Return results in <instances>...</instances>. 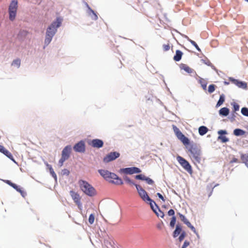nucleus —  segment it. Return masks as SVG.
Listing matches in <instances>:
<instances>
[{
  "instance_id": "f8f14e48",
  "label": "nucleus",
  "mask_w": 248,
  "mask_h": 248,
  "mask_svg": "<svg viewBox=\"0 0 248 248\" xmlns=\"http://www.w3.org/2000/svg\"><path fill=\"white\" fill-rule=\"evenodd\" d=\"M4 182L7 184L9 185V186H11L13 187L17 191L19 192L23 197H25L26 195V193L24 191L22 190V189L19 186H18L16 184L12 183L11 181L5 180Z\"/></svg>"
},
{
  "instance_id": "c756f323",
  "label": "nucleus",
  "mask_w": 248,
  "mask_h": 248,
  "mask_svg": "<svg viewBox=\"0 0 248 248\" xmlns=\"http://www.w3.org/2000/svg\"><path fill=\"white\" fill-rule=\"evenodd\" d=\"M124 181L129 185L130 186H135V184L127 176H125L124 177Z\"/></svg>"
},
{
  "instance_id": "473e14b6",
  "label": "nucleus",
  "mask_w": 248,
  "mask_h": 248,
  "mask_svg": "<svg viewBox=\"0 0 248 248\" xmlns=\"http://www.w3.org/2000/svg\"><path fill=\"white\" fill-rule=\"evenodd\" d=\"M200 82L201 84V85L203 90H206V86L207 83L203 79H201L200 80Z\"/></svg>"
},
{
  "instance_id": "58836bf2",
  "label": "nucleus",
  "mask_w": 248,
  "mask_h": 248,
  "mask_svg": "<svg viewBox=\"0 0 248 248\" xmlns=\"http://www.w3.org/2000/svg\"><path fill=\"white\" fill-rule=\"evenodd\" d=\"M175 222H176V217L173 216L171 218V221L170 222V226L171 227H174Z\"/></svg>"
},
{
  "instance_id": "393cba45",
  "label": "nucleus",
  "mask_w": 248,
  "mask_h": 248,
  "mask_svg": "<svg viewBox=\"0 0 248 248\" xmlns=\"http://www.w3.org/2000/svg\"><path fill=\"white\" fill-rule=\"evenodd\" d=\"M245 134V131L241 129H235L233 131V134L236 136H242Z\"/></svg>"
},
{
  "instance_id": "603ef678",
  "label": "nucleus",
  "mask_w": 248,
  "mask_h": 248,
  "mask_svg": "<svg viewBox=\"0 0 248 248\" xmlns=\"http://www.w3.org/2000/svg\"><path fill=\"white\" fill-rule=\"evenodd\" d=\"M157 195L158 196V197L160 199H161L163 202H165V200L164 199V198L163 197V196L160 193H157Z\"/></svg>"
},
{
  "instance_id": "a19ab883",
  "label": "nucleus",
  "mask_w": 248,
  "mask_h": 248,
  "mask_svg": "<svg viewBox=\"0 0 248 248\" xmlns=\"http://www.w3.org/2000/svg\"><path fill=\"white\" fill-rule=\"evenodd\" d=\"M49 170H50V172L51 174H52V176L54 178L56 179L57 175H56V173H55V172L54 171L53 169H52V168L51 167V166H49Z\"/></svg>"
},
{
  "instance_id": "37998d69",
  "label": "nucleus",
  "mask_w": 248,
  "mask_h": 248,
  "mask_svg": "<svg viewBox=\"0 0 248 248\" xmlns=\"http://www.w3.org/2000/svg\"><path fill=\"white\" fill-rule=\"evenodd\" d=\"M145 181H146V182L149 184V185H152L154 184V181L153 180H152L151 179H150V178L149 177H146L145 179Z\"/></svg>"
},
{
  "instance_id": "864d4df0",
  "label": "nucleus",
  "mask_w": 248,
  "mask_h": 248,
  "mask_svg": "<svg viewBox=\"0 0 248 248\" xmlns=\"http://www.w3.org/2000/svg\"><path fill=\"white\" fill-rule=\"evenodd\" d=\"M62 172L63 174H66L67 175H68L70 173L69 171L67 169L63 170Z\"/></svg>"
},
{
  "instance_id": "39448f33",
  "label": "nucleus",
  "mask_w": 248,
  "mask_h": 248,
  "mask_svg": "<svg viewBox=\"0 0 248 248\" xmlns=\"http://www.w3.org/2000/svg\"><path fill=\"white\" fill-rule=\"evenodd\" d=\"M17 0H12L9 6V19L13 21L16 16L17 10Z\"/></svg>"
},
{
  "instance_id": "f3484780",
  "label": "nucleus",
  "mask_w": 248,
  "mask_h": 248,
  "mask_svg": "<svg viewBox=\"0 0 248 248\" xmlns=\"http://www.w3.org/2000/svg\"><path fill=\"white\" fill-rule=\"evenodd\" d=\"M0 152L3 154L5 155L7 157H8L11 160L15 161L13 156L12 154L6 149H5L3 146L0 145Z\"/></svg>"
},
{
  "instance_id": "a878e982",
  "label": "nucleus",
  "mask_w": 248,
  "mask_h": 248,
  "mask_svg": "<svg viewBox=\"0 0 248 248\" xmlns=\"http://www.w3.org/2000/svg\"><path fill=\"white\" fill-rule=\"evenodd\" d=\"M182 228L179 225H176V229L173 232V237H176L181 232Z\"/></svg>"
},
{
  "instance_id": "f257e3e1",
  "label": "nucleus",
  "mask_w": 248,
  "mask_h": 248,
  "mask_svg": "<svg viewBox=\"0 0 248 248\" xmlns=\"http://www.w3.org/2000/svg\"><path fill=\"white\" fill-rule=\"evenodd\" d=\"M62 21V19L61 18L57 17L56 21L53 22L47 29L45 40L46 45H48L51 41L53 37L57 31V28L61 25Z\"/></svg>"
},
{
  "instance_id": "5701e85b",
  "label": "nucleus",
  "mask_w": 248,
  "mask_h": 248,
  "mask_svg": "<svg viewBox=\"0 0 248 248\" xmlns=\"http://www.w3.org/2000/svg\"><path fill=\"white\" fill-rule=\"evenodd\" d=\"M208 131V129L205 126H201L199 128V133L201 136L205 135Z\"/></svg>"
},
{
  "instance_id": "49530a36",
  "label": "nucleus",
  "mask_w": 248,
  "mask_h": 248,
  "mask_svg": "<svg viewBox=\"0 0 248 248\" xmlns=\"http://www.w3.org/2000/svg\"><path fill=\"white\" fill-rule=\"evenodd\" d=\"M233 110L234 111H237L239 109V106L236 103H234L233 104Z\"/></svg>"
},
{
  "instance_id": "6e6552de",
  "label": "nucleus",
  "mask_w": 248,
  "mask_h": 248,
  "mask_svg": "<svg viewBox=\"0 0 248 248\" xmlns=\"http://www.w3.org/2000/svg\"><path fill=\"white\" fill-rule=\"evenodd\" d=\"M177 160L183 168L188 173L190 174L192 173L191 166L187 161L179 155L177 157Z\"/></svg>"
},
{
  "instance_id": "7ed1b4c3",
  "label": "nucleus",
  "mask_w": 248,
  "mask_h": 248,
  "mask_svg": "<svg viewBox=\"0 0 248 248\" xmlns=\"http://www.w3.org/2000/svg\"><path fill=\"white\" fill-rule=\"evenodd\" d=\"M78 185L80 189L86 195L93 197L96 195V190L94 188L87 182L80 180L78 181Z\"/></svg>"
},
{
  "instance_id": "13d9d810",
  "label": "nucleus",
  "mask_w": 248,
  "mask_h": 248,
  "mask_svg": "<svg viewBox=\"0 0 248 248\" xmlns=\"http://www.w3.org/2000/svg\"><path fill=\"white\" fill-rule=\"evenodd\" d=\"M246 1L248 2V0H245Z\"/></svg>"
},
{
  "instance_id": "4be33fe9",
  "label": "nucleus",
  "mask_w": 248,
  "mask_h": 248,
  "mask_svg": "<svg viewBox=\"0 0 248 248\" xmlns=\"http://www.w3.org/2000/svg\"><path fill=\"white\" fill-rule=\"evenodd\" d=\"M241 159L242 162L244 163L248 168V154H242L241 155Z\"/></svg>"
},
{
  "instance_id": "c85d7f7f",
  "label": "nucleus",
  "mask_w": 248,
  "mask_h": 248,
  "mask_svg": "<svg viewBox=\"0 0 248 248\" xmlns=\"http://www.w3.org/2000/svg\"><path fill=\"white\" fill-rule=\"evenodd\" d=\"M188 40L193 46H194L195 47V48L197 49V50L198 51H199V52L201 51V49L200 48V47H199V46H198V45L196 44V43L195 41H194L193 40H192L191 39H189V38L188 39Z\"/></svg>"
},
{
  "instance_id": "0eeeda50",
  "label": "nucleus",
  "mask_w": 248,
  "mask_h": 248,
  "mask_svg": "<svg viewBox=\"0 0 248 248\" xmlns=\"http://www.w3.org/2000/svg\"><path fill=\"white\" fill-rule=\"evenodd\" d=\"M173 129L178 139L180 140L184 145L189 144V139L186 137L175 125H173Z\"/></svg>"
},
{
  "instance_id": "a18cd8bd",
  "label": "nucleus",
  "mask_w": 248,
  "mask_h": 248,
  "mask_svg": "<svg viewBox=\"0 0 248 248\" xmlns=\"http://www.w3.org/2000/svg\"><path fill=\"white\" fill-rule=\"evenodd\" d=\"M186 236V233L185 232H183L181 235H180L179 237V240L180 242H181L183 240V239H184V238Z\"/></svg>"
},
{
  "instance_id": "7c9ffc66",
  "label": "nucleus",
  "mask_w": 248,
  "mask_h": 248,
  "mask_svg": "<svg viewBox=\"0 0 248 248\" xmlns=\"http://www.w3.org/2000/svg\"><path fill=\"white\" fill-rule=\"evenodd\" d=\"M158 210V212H157L156 209H155V211H154V213L156 214L157 217H160L163 218L164 216V214L163 212H162L159 208L157 209Z\"/></svg>"
},
{
  "instance_id": "aec40b11",
  "label": "nucleus",
  "mask_w": 248,
  "mask_h": 248,
  "mask_svg": "<svg viewBox=\"0 0 248 248\" xmlns=\"http://www.w3.org/2000/svg\"><path fill=\"white\" fill-rule=\"evenodd\" d=\"M183 55V52L180 50H176L175 55L173 57L174 61L179 62L181 60L182 57Z\"/></svg>"
},
{
  "instance_id": "79ce46f5",
  "label": "nucleus",
  "mask_w": 248,
  "mask_h": 248,
  "mask_svg": "<svg viewBox=\"0 0 248 248\" xmlns=\"http://www.w3.org/2000/svg\"><path fill=\"white\" fill-rule=\"evenodd\" d=\"M66 160H67V159L62 156L61 158L59 160V161L60 167H62L63 165V162Z\"/></svg>"
},
{
  "instance_id": "5fc2aeb1",
  "label": "nucleus",
  "mask_w": 248,
  "mask_h": 248,
  "mask_svg": "<svg viewBox=\"0 0 248 248\" xmlns=\"http://www.w3.org/2000/svg\"><path fill=\"white\" fill-rule=\"evenodd\" d=\"M205 63L208 65H210V64H211V63L210 61H208L207 62H205Z\"/></svg>"
},
{
  "instance_id": "4c0bfd02",
  "label": "nucleus",
  "mask_w": 248,
  "mask_h": 248,
  "mask_svg": "<svg viewBox=\"0 0 248 248\" xmlns=\"http://www.w3.org/2000/svg\"><path fill=\"white\" fill-rule=\"evenodd\" d=\"M146 176L142 174H139L136 176V179L141 180H145Z\"/></svg>"
},
{
  "instance_id": "9b49d317",
  "label": "nucleus",
  "mask_w": 248,
  "mask_h": 248,
  "mask_svg": "<svg viewBox=\"0 0 248 248\" xmlns=\"http://www.w3.org/2000/svg\"><path fill=\"white\" fill-rule=\"evenodd\" d=\"M135 186L140 196L144 201L146 202L147 200H150V198L148 195L147 193L141 186L138 185H135Z\"/></svg>"
},
{
  "instance_id": "4468645a",
  "label": "nucleus",
  "mask_w": 248,
  "mask_h": 248,
  "mask_svg": "<svg viewBox=\"0 0 248 248\" xmlns=\"http://www.w3.org/2000/svg\"><path fill=\"white\" fill-rule=\"evenodd\" d=\"M74 150L77 152L84 153L85 151V146L83 141H80L75 144Z\"/></svg>"
},
{
  "instance_id": "bb28decb",
  "label": "nucleus",
  "mask_w": 248,
  "mask_h": 248,
  "mask_svg": "<svg viewBox=\"0 0 248 248\" xmlns=\"http://www.w3.org/2000/svg\"><path fill=\"white\" fill-rule=\"evenodd\" d=\"M185 224H186L188 227H189V228L191 229V230L195 233L197 235H198V233L195 229V228H194V227L193 226H192L191 223H190V222L187 220L185 223Z\"/></svg>"
},
{
  "instance_id": "4d7b16f0",
  "label": "nucleus",
  "mask_w": 248,
  "mask_h": 248,
  "mask_svg": "<svg viewBox=\"0 0 248 248\" xmlns=\"http://www.w3.org/2000/svg\"><path fill=\"white\" fill-rule=\"evenodd\" d=\"M94 15H95V19H97V16L95 14H94Z\"/></svg>"
},
{
  "instance_id": "2eb2a0df",
  "label": "nucleus",
  "mask_w": 248,
  "mask_h": 248,
  "mask_svg": "<svg viewBox=\"0 0 248 248\" xmlns=\"http://www.w3.org/2000/svg\"><path fill=\"white\" fill-rule=\"evenodd\" d=\"M124 172L126 174H132L134 173H140L141 172V170L137 167H131L124 169Z\"/></svg>"
},
{
  "instance_id": "72a5a7b5",
  "label": "nucleus",
  "mask_w": 248,
  "mask_h": 248,
  "mask_svg": "<svg viewBox=\"0 0 248 248\" xmlns=\"http://www.w3.org/2000/svg\"><path fill=\"white\" fill-rule=\"evenodd\" d=\"M225 99L223 95H221L219 97V99L217 103V106H220L224 102Z\"/></svg>"
},
{
  "instance_id": "423d86ee",
  "label": "nucleus",
  "mask_w": 248,
  "mask_h": 248,
  "mask_svg": "<svg viewBox=\"0 0 248 248\" xmlns=\"http://www.w3.org/2000/svg\"><path fill=\"white\" fill-rule=\"evenodd\" d=\"M173 129L178 139L180 140L184 145L189 144V139L186 137L175 125H173Z\"/></svg>"
},
{
  "instance_id": "9d476101",
  "label": "nucleus",
  "mask_w": 248,
  "mask_h": 248,
  "mask_svg": "<svg viewBox=\"0 0 248 248\" xmlns=\"http://www.w3.org/2000/svg\"><path fill=\"white\" fill-rule=\"evenodd\" d=\"M120 155L119 153L117 152H110L106 155L103 158L104 163H108L118 158Z\"/></svg>"
},
{
  "instance_id": "3c124183",
  "label": "nucleus",
  "mask_w": 248,
  "mask_h": 248,
  "mask_svg": "<svg viewBox=\"0 0 248 248\" xmlns=\"http://www.w3.org/2000/svg\"><path fill=\"white\" fill-rule=\"evenodd\" d=\"M174 213V211L173 209H170L168 212V215L170 216H173Z\"/></svg>"
},
{
  "instance_id": "ddd939ff",
  "label": "nucleus",
  "mask_w": 248,
  "mask_h": 248,
  "mask_svg": "<svg viewBox=\"0 0 248 248\" xmlns=\"http://www.w3.org/2000/svg\"><path fill=\"white\" fill-rule=\"evenodd\" d=\"M89 144L94 148H100L103 147L104 142L99 139H94L89 142Z\"/></svg>"
},
{
  "instance_id": "8fccbe9b",
  "label": "nucleus",
  "mask_w": 248,
  "mask_h": 248,
  "mask_svg": "<svg viewBox=\"0 0 248 248\" xmlns=\"http://www.w3.org/2000/svg\"><path fill=\"white\" fill-rule=\"evenodd\" d=\"M238 162H239L238 159L235 157H234L230 161V163H238Z\"/></svg>"
},
{
  "instance_id": "de8ad7c7",
  "label": "nucleus",
  "mask_w": 248,
  "mask_h": 248,
  "mask_svg": "<svg viewBox=\"0 0 248 248\" xmlns=\"http://www.w3.org/2000/svg\"><path fill=\"white\" fill-rule=\"evenodd\" d=\"M189 245V242L187 241H185L182 246V248H186Z\"/></svg>"
},
{
  "instance_id": "2f4dec72",
  "label": "nucleus",
  "mask_w": 248,
  "mask_h": 248,
  "mask_svg": "<svg viewBox=\"0 0 248 248\" xmlns=\"http://www.w3.org/2000/svg\"><path fill=\"white\" fill-rule=\"evenodd\" d=\"M216 85L214 84H211L208 87V91L210 93H213L215 90Z\"/></svg>"
},
{
  "instance_id": "f704fd0d",
  "label": "nucleus",
  "mask_w": 248,
  "mask_h": 248,
  "mask_svg": "<svg viewBox=\"0 0 248 248\" xmlns=\"http://www.w3.org/2000/svg\"><path fill=\"white\" fill-rule=\"evenodd\" d=\"M241 113L243 115L248 117V108L245 107L242 108Z\"/></svg>"
},
{
  "instance_id": "f03ea898",
  "label": "nucleus",
  "mask_w": 248,
  "mask_h": 248,
  "mask_svg": "<svg viewBox=\"0 0 248 248\" xmlns=\"http://www.w3.org/2000/svg\"><path fill=\"white\" fill-rule=\"evenodd\" d=\"M100 174L107 181L110 183L121 185L123 184L122 180L116 174L106 170H99Z\"/></svg>"
},
{
  "instance_id": "1a4fd4ad",
  "label": "nucleus",
  "mask_w": 248,
  "mask_h": 248,
  "mask_svg": "<svg viewBox=\"0 0 248 248\" xmlns=\"http://www.w3.org/2000/svg\"><path fill=\"white\" fill-rule=\"evenodd\" d=\"M70 194L74 202L78 206V209L79 210H82V205L81 202V198L78 192H75L73 190H71L70 191Z\"/></svg>"
},
{
  "instance_id": "20e7f679",
  "label": "nucleus",
  "mask_w": 248,
  "mask_h": 248,
  "mask_svg": "<svg viewBox=\"0 0 248 248\" xmlns=\"http://www.w3.org/2000/svg\"><path fill=\"white\" fill-rule=\"evenodd\" d=\"M190 153L189 156L194 163H200L202 159V154L201 150L196 145H192L188 149Z\"/></svg>"
},
{
  "instance_id": "ea45409f",
  "label": "nucleus",
  "mask_w": 248,
  "mask_h": 248,
  "mask_svg": "<svg viewBox=\"0 0 248 248\" xmlns=\"http://www.w3.org/2000/svg\"><path fill=\"white\" fill-rule=\"evenodd\" d=\"M178 215L179 216V217H180L181 220L182 221H183V222L184 223L187 220V219L186 218L185 216H184L183 215H182V214H181L180 213H178Z\"/></svg>"
},
{
  "instance_id": "e433bc0d",
  "label": "nucleus",
  "mask_w": 248,
  "mask_h": 248,
  "mask_svg": "<svg viewBox=\"0 0 248 248\" xmlns=\"http://www.w3.org/2000/svg\"><path fill=\"white\" fill-rule=\"evenodd\" d=\"M94 221V216L93 214H91L89 217V222L91 224H93Z\"/></svg>"
},
{
  "instance_id": "b1692460",
  "label": "nucleus",
  "mask_w": 248,
  "mask_h": 248,
  "mask_svg": "<svg viewBox=\"0 0 248 248\" xmlns=\"http://www.w3.org/2000/svg\"><path fill=\"white\" fill-rule=\"evenodd\" d=\"M229 113V109L227 108H223L219 110V114L222 116H226Z\"/></svg>"
},
{
  "instance_id": "09e8293b",
  "label": "nucleus",
  "mask_w": 248,
  "mask_h": 248,
  "mask_svg": "<svg viewBox=\"0 0 248 248\" xmlns=\"http://www.w3.org/2000/svg\"><path fill=\"white\" fill-rule=\"evenodd\" d=\"M218 134L220 135V136H222V135H225L227 134V132L225 130H220L218 131Z\"/></svg>"
},
{
  "instance_id": "6e6d98bb",
  "label": "nucleus",
  "mask_w": 248,
  "mask_h": 248,
  "mask_svg": "<svg viewBox=\"0 0 248 248\" xmlns=\"http://www.w3.org/2000/svg\"><path fill=\"white\" fill-rule=\"evenodd\" d=\"M212 191H213V188H212V190H211L210 193V194L209 195V196H211V194H212Z\"/></svg>"
},
{
  "instance_id": "c9c22d12",
  "label": "nucleus",
  "mask_w": 248,
  "mask_h": 248,
  "mask_svg": "<svg viewBox=\"0 0 248 248\" xmlns=\"http://www.w3.org/2000/svg\"><path fill=\"white\" fill-rule=\"evenodd\" d=\"M218 139H219L223 143H225L229 141L228 138L226 136H219L218 137Z\"/></svg>"
},
{
  "instance_id": "dca6fc26",
  "label": "nucleus",
  "mask_w": 248,
  "mask_h": 248,
  "mask_svg": "<svg viewBox=\"0 0 248 248\" xmlns=\"http://www.w3.org/2000/svg\"><path fill=\"white\" fill-rule=\"evenodd\" d=\"M71 150V146L67 145L66 147H65L62 151V156L68 159L70 156Z\"/></svg>"
},
{
  "instance_id": "cd10ccee",
  "label": "nucleus",
  "mask_w": 248,
  "mask_h": 248,
  "mask_svg": "<svg viewBox=\"0 0 248 248\" xmlns=\"http://www.w3.org/2000/svg\"><path fill=\"white\" fill-rule=\"evenodd\" d=\"M21 61L19 59H17L13 61L12 65L16 66L19 68L20 66Z\"/></svg>"
},
{
  "instance_id": "6ab92c4d",
  "label": "nucleus",
  "mask_w": 248,
  "mask_h": 248,
  "mask_svg": "<svg viewBox=\"0 0 248 248\" xmlns=\"http://www.w3.org/2000/svg\"><path fill=\"white\" fill-rule=\"evenodd\" d=\"M180 68L182 70H184L188 74H191L193 72L194 70L191 68L187 65L184 63H181L180 65Z\"/></svg>"
},
{
  "instance_id": "c03bdc74",
  "label": "nucleus",
  "mask_w": 248,
  "mask_h": 248,
  "mask_svg": "<svg viewBox=\"0 0 248 248\" xmlns=\"http://www.w3.org/2000/svg\"><path fill=\"white\" fill-rule=\"evenodd\" d=\"M163 50L165 51L169 50L170 48V45L169 44L163 45Z\"/></svg>"
},
{
  "instance_id": "a211bd4d",
  "label": "nucleus",
  "mask_w": 248,
  "mask_h": 248,
  "mask_svg": "<svg viewBox=\"0 0 248 248\" xmlns=\"http://www.w3.org/2000/svg\"><path fill=\"white\" fill-rule=\"evenodd\" d=\"M231 80L233 83L234 84H235L236 86H237L239 88H242L243 89H246L247 87V83L244 82L240 81L237 79H231Z\"/></svg>"
},
{
  "instance_id": "412c9836",
  "label": "nucleus",
  "mask_w": 248,
  "mask_h": 248,
  "mask_svg": "<svg viewBox=\"0 0 248 248\" xmlns=\"http://www.w3.org/2000/svg\"><path fill=\"white\" fill-rule=\"evenodd\" d=\"M146 202H148L150 204V205L151 206V208L153 210V211H155V209H158V207L157 205V204L155 203V202L153 201L151 198L149 200H147Z\"/></svg>"
}]
</instances>
